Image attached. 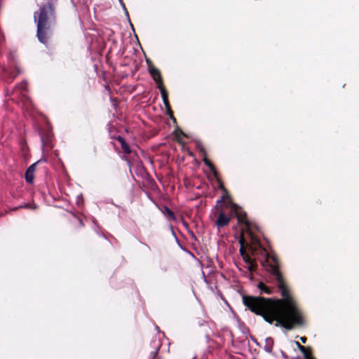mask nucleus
I'll list each match as a JSON object with an SVG mask.
<instances>
[{"instance_id":"nucleus-1","label":"nucleus","mask_w":359,"mask_h":359,"mask_svg":"<svg viewBox=\"0 0 359 359\" xmlns=\"http://www.w3.org/2000/svg\"><path fill=\"white\" fill-rule=\"evenodd\" d=\"M257 259L264 269L277 282V287L283 299L266 298L261 296L243 295V304L252 313L262 316L276 327L291 330L304 325L305 320L302 312L290 294V290L280 270L279 259L276 254L270 255L262 245L250 252Z\"/></svg>"},{"instance_id":"nucleus-2","label":"nucleus","mask_w":359,"mask_h":359,"mask_svg":"<svg viewBox=\"0 0 359 359\" xmlns=\"http://www.w3.org/2000/svg\"><path fill=\"white\" fill-rule=\"evenodd\" d=\"M57 0H47L40 7L39 12H35L34 17L37 23L36 36L39 41L46 44L51 34L50 25L56 19L55 5Z\"/></svg>"},{"instance_id":"nucleus-3","label":"nucleus","mask_w":359,"mask_h":359,"mask_svg":"<svg viewBox=\"0 0 359 359\" xmlns=\"http://www.w3.org/2000/svg\"><path fill=\"white\" fill-rule=\"evenodd\" d=\"M39 135L41 137L42 149L43 152H49L54 147V135L49 123L44 127L39 128Z\"/></svg>"},{"instance_id":"nucleus-4","label":"nucleus","mask_w":359,"mask_h":359,"mask_svg":"<svg viewBox=\"0 0 359 359\" xmlns=\"http://www.w3.org/2000/svg\"><path fill=\"white\" fill-rule=\"evenodd\" d=\"M231 215H234L239 224H243L244 229L249 230L250 222L248 220L246 212L238 205L231 203Z\"/></svg>"},{"instance_id":"nucleus-5","label":"nucleus","mask_w":359,"mask_h":359,"mask_svg":"<svg viewBox=\"0 0 359 359\" xmlns=\"http://www.w3.org/2000/svg\"><path fill=\"white\" fill-rule=\"evenodd\" d=\"M217 212L215 215L217 217L214 222V226L218 231H221L224 227L227 226L231 219V215H227L223 208H215Z\"/></svg>"},{"instance_id":"nucleus-6","label":"nucleus","mask_w":359,"mask_h":359,"mask_svg":"<svg viewBox=\"0 0 359 359\" xmlns=\"http://www.w3.org/2000/svg\"><path fill=\"white\" fill-rule=\"evenodd\" d=\"M146 61L148 65L149 72L152 79L156 82L157 88L161 89V87H165L160 70L154 66L152 62L150 60L147 59Z\"/></svg>"},{"instance_id":"nucleus-7","label":"nucleus","mask_w":359,"mask_h":359,"mask_svg":"<svg viewBox=\"0 0 359 359\" xmlns=\"http://www.w3.org/2000/svg\"><path fill=\"white\" fill-rule=\"evenodd\" d=\"M245 231L250 238V242L248 244V248L250 252L252 248L255 249L262 245L259 238L254 235L250 227L249 228V230L245 229Z\"/></svg>"},{"instance_id":"nucleus-8","label":"nucleus","mask_w":359,"mask_h":359,"mask_svg":"<svg viewBox=\"0 0 359 359\" xmlns=\"http://www.w3.org/2000/svg\"><path fill=\"white\" fill-rule=\"evenodd\" d=\"M38 162L30 165L25 171V179L27 183L32 184L34 179V172L36 169Z\"/></svg>"},{"instance_id":"nucleus-9","label":"nucleus","mask_w":359,"mask_h":359,"mask_svg":"<svg viewBox=\"0 0 359 359\" xmlns=\"http://www.w3.org/2000/svg\"><path fill=\"white\" fill-rule=\"evenodd\" d=\"M200 151L203 155V161L204 163L209 168V169L212 172L213 175L215 177H217L218 172H217L215 165H213V163L208 158L205 149L203 147H201L200 149Z\"/></svg>"},{"instance_id":"nucleus-10","label":"nucleus","mask_w":359,"mask_h":359,"mask_svg":"<svg viewBox=\"0 0 359 359\" xmlns=\"http://www.w3.org/2000/svg\"><path fill=\"white\" fill-rule=\"evenodd\" d=\"M243 261L248 265V269L250 272L253 273L257 271V264L255 259H252L248 254L243 257Z\"/></svg>"},{"instance_id":"nucleus-11","label":"nucleus","mask_w":359,"mask_h":359,"mask_svg":"<svg viewBox=\"0 0 359 359\" xmlns=\"http://www.w3.org/2000/svg\"><path fill=\"white\" fill-rule=\"evenodd\" d=\"M159 90L161 91V97L166 111H170L171 106L168 100V93L165 89V87H161Z\"/></svg>"},{"instance_id":"nucleus-12","label":"nucleus","mask_w":359,"mask_h":359,"mask_svg":"<svg viewBox=\"0 0 359 359\" xmlns=\"http://www.w3.org/2000/svg\"><path fill=\"white\" fill-rule=\"evenodd\" d=\"M257 287L260 290L261 294L264 293L267 294H271L273 293V287L267 286L263 282H259L257 285Z\"/></svg>"},{"instance_id":"nucleus-13","label":"nucleus","mask_w":359,"mask_h":359,"mask_svg":"<svg viewBox=\"0 0 359 359\" xmlns=\"http://www.w3.org/2000/svg\"><path fill=\"white\" fill-rule=\"evenodd\" d=\"M273 340L271 337H268L265 339V345H264V350L268 352L271 353L273 350Z\"/></svg>"},{"instance_id":"nucleus-14","label":"nucleus","mask_w":359,"mask_h":359,"mask_svg":"<svg viewBox=\"0 0 359 359\" xmlns=\"http://www.w3.org/2000/svg\"><path fill=\"white\" fill-rule=\"evenodd\" d=\"M216 178V180L217 182H218L219 185H218V188L222 190L224 194H226V196L229 197V193H228V190L225 188V187L224 186V184L222 181V180L219 178V175H217V177H215Z\"/></svg>"},{"instance_id":"nucleus-15","label":"nucleus","mask_w":359,"mask_h":359,"mask_svg":"<svg viewBox=\"0 0 359 359\" xmlns=\"http://www.w3.org/2000/svg\"><path fill=\"white\" fill-rule=\"evenodd\" d=\"M160 348H161V344L159 343H158L154 346V351L151 353V357L149 359H159V358H158V351H159Z\"/></svg>"},{"instance_id":"nucleus-16","label":"nucleus","mask_w":359,"mask_h":359,"mask_svg":"<svg viewBox=\"0 0 359 359\" xmlns=\"http://www.w3.org/2000/svg\"><path fill=\"white\" fill-rule=\"evenodd\" d=\"M226 198H230V196L229 195V197H228V196H226V194H224L222 196V198L217 201V204H216V206L215 208H223V203Z\"/></svg>"},{"instance_id":"nucleus-17","label":"nucleus","mask_w":359,"mask_h":359,"mask_svg":"<svg viewBox=\"0 0 359 359\" xmlns=\"http://www.w3.org/2000/svg\"><path fill=\"white\" fill-rule=\"evenodd\" d=\"M304 357L305 359H316L313 355L311 353V349L310 347H308L306 348V351L305 352H302Z\"/></svg>"},{"instance_id":"nucleus-18","label":"nucleus","mask_w":359,"mask_h":359,"mask_svg":"<svg viewBox=\"0 0 359 359\" xmlns=\"http://www.w3.org/2000/svg\"><path fill=\"white\" fill-rule=\"evenodd\" d=\"M121 148L123 149V151L126 154H130L132 153V150L130 149V147L129 144L126 142L121 146Z\"/></svg>"},{"instance_id":"nucleus-19","label":"nucleus","mask_w":359,"mask_h":359,"mask_svg":"<svg viewBox=\"0 0 359 359\" xmlns=\"http://www.w3.org/2000/svg\"><path fill=\"white\" fill-rule=\"evenodd\" d=\"M239 244H240L241 247H245V245L248 247V243L245 241L243 232H242L241 234V237H240V239H239Z\"/></svg>"},{"instance_id":"nucleus-20","label":"nucleus","mask_w":359,"mask_h":359,"mask_svg":"<svg viewBox=\"0 0 359 359\" xmlns=\"http://www.w3.org/2000/svg\"><path fill=\"white\" fill-rule=\"evenodd\" d=\"M167 114L169 116L170 118L173 121V123H177V119L174 116L173 111L172 109H170V111H166Z\"/></svg>"},{"instance_id":"nucleus-21","label":"nucleus","mask_w":359,"mask_h":359,"mask_svg":"<svg viewBox=\"0 0 359 359\" xmlns=\"http://www.w3.org/2000/svg\"><path fill=\"white\" fill-rule=\"evenodd\" d=\"M165 212L167 213V215L169 217H170L171 219H175V214H174V212L170 209H169L167 207H165Z\"/></svg>"},{"instance_id":"nucleus-22","label":"nucleus","mask_w":359,"mask_h":359,"mask_svg":"<svg viewBox=\"0 0 359 359\" xmlns=\"http://www.w3.org/2000/svg\"><path fill=\"white\" fill-rule=\"evenodd\" d=\"M19 208H33V209H35L36 206L34 205V207H31V205L29 203H25L24 205H20L19 207L16 208L15 209H19Z\"/></svg>"},{"instance_id":"nucleus-23","label":"nucleus","mask_w":359,"mask_h":359,"mask_svg":"<svg viewBox=\"0 0 359 359\" xmlns=\"http://www.w3.org/2000/svg\"><path fill=\"white\" fill-rule=\"evenodd\" d=\"M116 139L121 144V146H123V144L126 143L125 139L120 135L117 136Z\"/></svg>"},{"instance_id":"nucleus-24","label":"nucleus","mask_w":359,"mask_h":359,"mask_svg":"<svg viewBox=\"0 0 359 359\" xmlns=\"http://www.w3.org/2000/svg\"><path fill=\"white\" fill-rule=\"evenodd\" d=\"M239 252H240V254L242 256V257H244L245 255H248V253L246 252V250H245V247H241Z\"/></svg>"},{"instance_id":"nucleus-25","label":"nucleus","mask_w":359,"mask_h":359,"mask_svg":"<svg viewBox=\"0 0 359 359\" xmlns=\"http://www.w3.org/2000/svg\"><path fill=\"white\" fill-rule=\"evenodd\" d=\"M120 4H121L123 8L125 10L126 15L128 16V12L126 9V5L123 3V0H119Z\"/></svg>"},{"instance_id":"nucleus-26","label":"nucleus","mask_w":359,"mask_h":359,"mask_svg":"<svg viewBox=\"0 0 359 359\" xmlns=\"http://www.w3.org/2000/svg\"><path fill=\"white\" fill-rule=\"evenodd\" d=\"M307 348L308 347H305L302 345V346H299V348L298 349L302 353V352H305V351H306Z\"/></svg>"},{"instance_id":"nucleus-27","label":"nucleus","mask_w":359,"mask_h":359,"mask_svg":"<svg viewBox=\"0 0 359 359\" xmlns=\"http://www.w3.org/2000/svg\"><path fill=\"white\" fill-rule=\"evenodd\" d=\"M300 340L303 344H305L307 341V338L306 337H301Z\"/></svg>"},{"instance_id":"nucleus-28","label":"nucleus","mask_w":359,"mask_h":359,"mask_svg":"<svg viewBox=\"0 0 359 359\" xmlns=\"http://www.w3.org/2000/svg\"><path fill=\"white\" fill-rule=\"evenodd\" d=\"M295 344L298 348H299V346H302V344L298 341H295Z\"/></svg>"},{"instance_id":"nucleus-29","label":"nucleus","mask_w":359,"mask_h":359,"mask_svg":"<svg viewBox=\"0 0 359 359\" xmlns=\"http://www.w3.org/2000/svg\"><path fill=\"white\" fill-rule=\"evenodd\" d=\"M178 132H179L180 134L184 135L183 131H182L180 129H179V130H178Z\"/></svg>"}]
</instances>
